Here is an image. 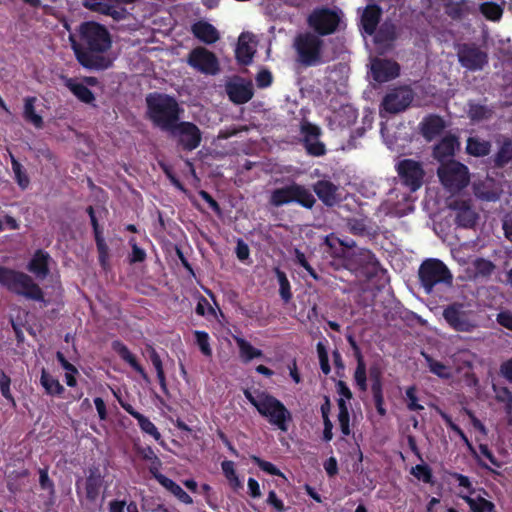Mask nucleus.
<instances>
[{"instance_id":"f257e3e1","label":"nucleus","mask_w":512,"mask_h":512,"mask_svg":"<svg viewBox=\"0 0 512 512\" xmlns=\"http://www.w3.org/2000/svg\"><path fill=\"white\" fill-rule=\"evenodd\" d=\"M111 44V36L106 27L90 21L81 24L79 41H73L72 48L77 61L84 68L105 70L112 66L111 58L104 55Z\"/></svg>"},{"instance_id":"f03ea898","label":"nucleus","mask_w":512,"mask_h":512,"mask_svg":"<svg viewBox=\"0 0 512 512\" xmlns=\"http://www.w3.org/2000/svg\"><path fill=\"white\" fill-rule=\"evenodd\" d=\"M146 115L154 127L169 132L180 121L183 109L175 97L165 93H150L146 96Z\"/></svg>"},{"instance_id":"7ed1b4c3","label":"nucleus","mask_w":512,"mask_h":512,"mask_svg":"<svg viewBox=\"0 0 512 512\" xmlns=\"http://www.w3.org/2000/svg\"><path fill=\"white\" fill-rule=\"evenodd\" d=\"M243 394L258 413L267 418L271 425L276 426L283 432L288 431V423L292 421V415L279 399L266 391H251L249 388L244 389Z\"/></svg>"},{"instance_id":"20e7f679","label":"nucleus","mask_w":512,"mask_h":512,"mask_svg":"<svg viewBox=\"0 0 512 512\" xmlns=\"http://www.w3.org/2000/svg\"><path fill=\"white\" fill-rule=\"evenodd\" d=\"M0 286L27 300L45 302L42 288L23 271L0 265Z\"/></svg>"},{"instance_id":"39448f33","label":"nucleus","mask_w":512,"mask_h":512,"mask_svg":"<svg viewBox=\"0 0 512 512\" xmlns=\"http://www.w3.org/2000/svg\"><path fill=\"white\" fill-rule=\"evenodd\" d=\"M293 48L297 62L304 67H315L327 62L324 40L311 31L298 33L294 38Z\"/></svg>"},{"instance_id":"423d86ee","label":"nucleus","mask_w":512,"mask_h":512,"mask_svg":"<svg viewBox=\"0 0 512 512\" xmlns=\"http://www.w3.org/2000/svg\"><path fill=\"white\" fill-rule=\"evenodd\" d=\"M418 278L426 294H431L437 286L451 287L453 284L452 272L437 258H427L420 264Z\"/></svg>"},{"instance_id":"0eeeda50","label":"nucleus","mask_w":512,"mask_h":512,"mask_svg":"<svg viewBox=\"0 0 512 512\" xmlns=\"http://www.w3.org/2000/svg\"><path fill=\"white\" fill-rule=\"evenodd\" d=\"M269 203L274 207L296 203L306 209H312L316 199L304 185L292 182L291 184L274 189L270 194Z\"/></svg>"},{"instance_id":"6e6552de","label":"nucleus","mask_w":512,"mask_h":512,"mask_svg":"<svg viewBox=\"0 0 512 512\" xmlns=\"http://www.w3.org/2000/svg\"><path fill=\"white\" fill-rule=\"evenodd\" d=\"M442 317L448 326L456 332L470 333L478 327L476 313L465 302H452L442 311Z\"/></svg>"},{"instance_id":"1a4fd4ad","label":"nucleus","mask_w":512,"mask_h":512,"mask_svg":"<svg viewBox=\"0 0 512 512\" xmlns=\"http://www.w3.org/2000/svg\"><path fill=\"white\" fill-rule=\"evenodd\" d=\"M437 175L442 185L449 191H460L470 181L468 167L455 160L442 163L437 169Z\"/></svg>"},{"instance_id":"9d476101","label":"nucleus","mask_w":512,"mask_h":512,"mask_svg":"<svg viewBox=\"0 0 512 512\" xmlns=\"http://www.w3.org/2000/svg\"><path fill=\"white\" fill-rule=\"evenodd\" d=\"M340 23V13L328 7L315 8L307 17L308 26L320 37L337 32Z\"/></svg>"},{"instance_id":"9b49d317","label":"nucleus","mask_w":512,"mask_h":512,"mask_svg":"<svg viewBox=\"0 0 512 512\" xmlns=\"http://www.w3.org/2000/svg\"><path fill=\"white\" fill-rule=\"evenodd\" d=\"M168 133L177 139L178 147L187 152L197 149L202 141L201 130L189 121H179Z\"/></svg>"},{"instance_id":"f8f14e48","label":"nucleus","mask_w":512,"mask_h":512,"mask_svg":"<svg viewBox=\"0 0 512 512\" xmlns=\"http://www.w3.org/2000/svg\"><path fill=\"white\" fill-rule=\"evenodd\" d=\"M395 169L401 184L411 192L417 191L422 186L425 171L421 162L410 158L402 159L396 164Z\"/></svg>"},{"instance_id":"ddd939ff","label":"nucleus","mask_w":512,"mask_h":512,"mask_svg":"<svg viewBox=\"0 0 512 512\" xmlns=\"http://www.w3.org/2000/svg\"><path fill=\"white\" fill-rule=\"evenodd\" d=\"M414 100V92L409 86H398L388 90L381 102V110L388 114L405 111Z\"/></svg>"},{"instance_id":"4468645a","label":"nucleus","mask_w":512,"mask_h":512,"mask_svg":"<svg viewBox=\"0 0 512 512\" xmlns=\"http://www.w3.org/2000/svg\"><path fill=\"white\" fill-rule=\"evenodd\" d=\"M104 475L102 474L99 466L92 465L88 468L85 479L79 478L76 480V492L78 497L81 496V485L85 499L89 503H95L101 493L104 485Z\"/></svg>"},{"instance_id":"2eb2a0df","label":"nucleus","mask_w":512,"mask_h":512,"mask_svg":"<svg viewBox=\"0 0 512 512\" xmlns=\"http://www.w3.org/2000/svg\"><path fill=\"white\" fill-rule=\"evenodd\" d=\"M458 61L469 71H481L488 64V54L475 43H463L458 46Z\"/></svg>"},{"instance_id":"dca6fc26","label":"nucleus","mask_w":512,"mask_h":512,"mask_svg":"<svg viewBox=\"0 0 512 512\" xmlns=\"http://www.w3.org/2000/svg\"><path fill=\"white\" fill-rule=\"evenodd\" d=\"M187 63L193 69L206 74L216 75L219 70V61L216 55L205 47H196L190 51Z\"/></svg>"},{"instance_id":"f3484780","label":"nucleus","mask_w":512,"mask_h":512,"mask_svg":"<svg viewBox=\"0 0 512 512\" xmlns=\"http://www.w3.org/2000/svg\"><path fill=\"white\" fill-rule=\"evenodd\" d=\"M302 143L308 155L321 157L326 154L325 144L319 140L322 131L319 126L309 121H302L300 125Z\"/></svg>"},{"instance_id":"a211bd4d","label":"nucleus","mask_w":512,"mask_h":512,"mask_svg":"<svg viewBox=\"0 0 512 512\" xmlns=\"http://www.w3.org/2000/svg\"><path fill=\"white\" fill-rule=\"evenodd\" d=\"M351 263L367 279L377 277L380 273L384 272L375 254L369 249H360L352 256Z\"/></svg>"},{"instance_id":"6ab92c4d","label":"nucleus","mask_w":512,"mask_h":512,"mask_svg":"<svg viewBox=\"0 0 512 512\" xmlns=\"http://www.w3.org/2000/svg\"><path fill=\"white\" fill-rule=\"evenodd\" d=\"M229 100L236 104L242 105L249 102L254 96V89L251 81H244L237 77L225 86Z\"/></svg>"},{"instance_id":"aec40b11","label":"nucleus","mask_w":512,"mask_h":512,"mask_svg":"<svg viewBox=\"0 0 512 512\" xmlns=\"http://www.w3.org/2000/svg\"><path fill=\"white\" fill-rule=\"evenodd\" d=\"M400 66L390 59L375 58L371 62L372 78L378 83H385L399 76Z\"/></svg>"},{"instance_id":"412c9836","label":"nucleus","mask_w":512,"mask_h":512,"mask_svg":"<svg viewBox=\"0 0 512 512\" xmlns=\"http://www.w3.org/2000/svg\"><path fill=\"white\" fill-rule=\"evenodd\" d=\"M382 16V9L377 4L367 5L360 17V29L367 35L372 36L377 29Z\"/></svg>"},{"instance_id":"4be33fe9","label":"nucleus","mask_w":512,"mask_h":512,"mask_svg":"<svg viewBox=\"0 0 512 512\" xmlns=\"http://www.w3.org/2000/svg\"><path fill=\"white\" fill-rule=\"evenodd\" d=\"M445 127L444 119L437 114H429L419 123L420 133L427 141H432L438 137Z\"/></svg>"},{"instance_id":"5701e85b","label":"nucleus","mask_w":512,"mask_h":512,"mask_svg":"<svg viewBox=\"0 0 512 512\" xmlns=\"http://www.w3.org/2000/svg\"><path fill=\"white\" fill-rule=\"evenodd\" d=\"M51 257L48 252L37 249L27 265V270L39 279H45L49 273Z\"/></svg>"},{"instance_id":"b1692460","label":"nucleus","mask_w":512,"mask_h":512,"mask_svg":"<svg viewBox=\"0 0 512 512\" xmlns=\"http://www.w3.org/2000/svg\"><path fill=\"white\" fill-rule=\"evenodd\" d=\"M451 208L456 210L455 223L462 228H473L478 219L477 213L467 201H455Z\"/></svg>"},{"instance_id":"393cba45","label":"nucleus","mask_w":512,"mask_h":512,"mask_svg":"<svg viewBox=\"0 0 512 512\" xmlns=\"http://www.w3.org/2000/svg\"><path fill=\"white\" fill-rule=\"evenodd\" d=\"M439 415L442 418V420L445 422L446 426L451 429L453 432H455L460 439L464 442V444L467 446L473 457L476 459L478 464L486 469L489 470L492 473L499 474L497 471L491 469L485 462L481 461L479 455L477 454L475 448L473 447L472 443L469 441L468 437L464 433V431L452 420L451 416L447 414L446 412L439 410Z\"/></svg>"},{"instance_id":"a878e982","label":"nucleus","mask_w":512,"mask_h":512,"mask_svg":"<svg viewBox=\"0 0 512 512\" xmlns=\"http://www.w3.org/2000/svg\"><path fill=\"white\" fill-rule=\"evenodd\" d=\"M439 415L442 418V420L445 422L446 426L451 429L453 432H455L460 439L464 442V444L467 446L473 457L476 459L478 464L486 469L489 470L492 473L499 474L497 471L491 469L485 462L481 461L479 455L477 454L475 448L473 447L472 443L469 441L468 437L464 433V431L452 420L451 416L447 414L446 412L439 410Z\"/></svg>"},{"instance_id":"bb28decb","label":"nucleus","mask_w":512,"mask_h":512,"mask_svg":"<svg viewBox=\"0 0 512 512\" xmlns=\"http://www.w3.org/2000/svg\"><path fill=\"white\" fill-rule=\"evenodd\" d=\"M119 403L128 414H130L133 418L137 420L142 432L149 434L156 441H158L161 438L160 432L158 431L154 423L150 421L149 418L136 411L131 404L124 402L121 399H119Z\"/></svg>"},{"instance_id":"cd10ccee","label":"nucleus","mask_w":512,"mask_h":512,"mask_svg":"<svg viewBox=\"0 0 512 512\" xmlns=\"http://www.w3.org/2000/svg\"><path fill=\"white\" fill-rule=\"evenodd\" d=\"M112 349L121 357L122 360L127 362L133 370H135L143 380L148 381L149 377L142 365L137 361V358L128 347L119 340L112 342Z\"/></svg>"},{"instance_id":"c85d7f7f","label":"nucleus","mask_w":512,"mask_h":512,"mask_svg":"<svg viewBox=\"0 0 512 512\" xmlns=\"http://www.w3.org/2000/svg\"><path fill=\"white\" fill-rule=\"evenodd\" d=\"M193 35L206 44H213L219 39L217 29L206 21H198L192 25Z\"/></svg>"},{"instance_id":"c756f323","label":"nucleus","mask_w":512,"mask_h":512,"mask_svg":"<svg viewBox=\"0 0 512 512\" xmlns=\"http://www.w3.org/2000/svg\"><path fill=\"white\" fill-rule=\"evenodd\" d=\"M318 198L326 205L332 206L336 201L337 186L328 180H319L313 185Z\"/></svg>"},{"instance_id":"7c9ffc66","label":"nucleus","mask_w":512,"mask_h":512,"mask_svg":"<svg viewBox=\"0 0 512 512\" xmlns=\"http://www.w3.org/2000/svg\"><path fill=\"white\" fill-rule=\"evenodd\" d=\"M373 35L377 45L389 47L397 38L396 26L393 23L384 22Z\"/></svg>"},{"instance_id":"2f4dec72","label":"nucleus","mask_w":512,"mask_h":512,"mask_svg":"<svg viewBox=\"0 0 512 512\" xmlns=\"http://www.w3.org/2000/svg\"><path fill=\"white\" fill-rule=\"evenodd\" d=\"M65 86L73 93V95L85 104H92L95 101L94 93L83 83L77 82L72 78H68Z\"/></svg>"},{"instance_id":"473e14b6","label":"nucleus","mask_w":512,"mask_h":512,"mask_svg":"<svg viewBox=\"0 0 512 512\" xmlns=\"http://www.w3.org/2000/svg\"><path fill=\"white\" fill-rule=\"evenodd\" d=\"M459 497L465 501L471 512H497L495 504L482 496L473 498L469 495L459 494Z\"/></svg>"},{"instance_id":"72a5a7b5","label":"nucleus","mask_w":512,"mask_h":512,"mask_svg":"<svg viewBox=\"0 0 512 512\" xmlns=\"http://www.w3.org/2000/svg\"><path fill=\"white\" fill-rule=\"evenodd\" d=\"M235 342L239 349V356L243 363H249L255 358L263 357L262 350L252 346L250 342L241 337H235Z\"/></svg>"},{"instance_id":"f704fd0d","label":"nucleus","mask_w":512,"mask_h":512,"mask_svg":"<svg viewBox=\"0 0 512 512\" xmlns=\"http://www.w3.org/2000/svg\"><path fill=\"white\" fill-rule=\"evenodd\" d=\"M457 140L453 136L444 137L433 149V156L439 161L452 157Z\"/></svg>"},{"instance_id":"c9c22d12","label":"nucleus","mask_w":512,"mask_h":512,"mask_svg":"<svg viewBox=\"0 0 512 512\" xmlns=\"http://www.w3.org/2000/svg\"><path fill=\"white\" fill-rule=\"evenodd\" d=\"M491 151V143L479 137H469L466 144V152L474 157L487 156Z\"/></svg>"},{"instance_id":"e433bc0d","label":"nucleus","mask_w":512,"mask_h":512,"mask_svg":"<svg viewBox=\"0 0 512 512\" xmlns=\"http://www.w3.org/2000/svg\"><path fill=\"white\" fill-rule=\"evenodd\" d=\"M444 11L452 20H461L470 13V9L465 0H447L444 3Z\"/></svg>"},{"instance_id":"4c0bfd02","label":"nucleus","mask_w":512,"mask_h":512,"mask_svg":"<svg viewBox=\"0 0 512 512\" xmlns=\"http://www.w3.org/2000/svg\"><path fill=\"white\" fill-rule=\"evenodd\" d=\"M36 97H26L24 99L23 117L25 121L31 123L35 128L41 129L44 126L42 116L35 111Z\"/></svg>"},{"instance_id":"58836bf2","label":"nucleus","mask_w":512,"mask_h":512,"mask_svg":"<svg viewBox=\"0 0 512 512\" xmlns=\"http://www.w3.org/2000/svg\"><path fill=\"white\" fill-rule=\"evenodd\" d=\"M40 383L45 389L46 394L50 396H60L65 390L59 380L54 378L44 368L41 371Z\"/></svg>"},{"instance_id":"ea45409f","label":"nucleus","mask_w":512,"mask_h":512,"mask_svg":"<svg viewBox=\"0 0 512 512\" xmlns=\"http://www.w3.org/2000/svg\"><path fill=\"white\" fill-rule=\"evenodd\" d=\"M358 118L357 110L351 105H342L335 112V119L341 127H350Z\"/></svg>"},{"instance_id":"a19ab883","label":"nucleus","mask_w":512,"mask_h":512,"mask_svg":"<svg viewBox=\"0 0 512 512\" xmlns=\"http://www.w3.org/2000/svg\"><path fill=\"white\" fill-rule=\"evenodd\" d=\"M493 110L486 105L473 101L468 103V116L474 122L487 120L492 117Z\"/></svg>"},{"instance_id":"79ce46f5","label":"nucleus","mask_w":512,"mask_h":512,"mask_svg":"<svg viewBox=\"0 0 512 512\" xmlns=\"http://www.w3.org/2000/svg\"><path fill=\"white\" fill-rule=\"evenodd\" d=\"M423 356L426 360V363L431 373L445 380H448L452 377L453 374L449 366L443 364L440 361L435 360L428 354L423 353Z\"/></svg>"},{"instance_id":"37998d69","label":"nucleus","mask_w":512,"mask_h":512,"mask_svg":"<svg viewBox=\"0 0 512 512\" xmlns=\"http://www.w3.org/2000/svg\"><path fill=\"white\" fill-rule=\"evenodd\" d=\"M512 160V141L505 140L494 155V165L498 168L504 167Z\"/></svg>"},{"instance_id":"c03bdc74","label":"nucleus","mask_w":512,"mask_h":512,"mask_svg":"<svg viewBox=\"0 0 512 512\" xmlns=\"http://www.w3.org/2000/svg\"><path fill=\"white\" fill-rule=\"evenodd\" d=\"M235 56L239 64L249 65L254 56L252 47L243 40V35L239 37V41L235 50Z\"/></svg>"},{"instance_id":"a18cd8bd","label":"nucleus","mask_w":512,"mask_h":512,"mask_svg":"<svg viewBox=\"0 0 512 512\" xmlns=\"http://www.w3.org/2000/svg\"><path fill=\"white\" fill-rule=\"evenodd\" d=\"M349 232L355 236L365 237L371 235V227L366 218H349L347 220Z\"/></svg>"},{"instance_id":"49530a36","label":"nucleus","mask_w":512,"mask_h":512,"mask_svg":"<svg viewBox=\"0 0 512 512\" xmlns=\"http://www.w3.org/2000/svg\"><path fill=\"white\" fill-rule=\"evenodd\" d=\"M9 156L11 159L12 170L15 175L16 183L22 190L27 189L30 184V179H29L26 171L24 170L23 166L20 164V162L15 158V156L10 151H9Z\"/></svg>"},{"instance_id":"de8ad7c7","label":"nucleus","mask_w":512,"mask_h":512,"mask_svg":"<svg viewBox=\"0 0 512 512\" xmlns=\"http://www.w3.org/2000/svg\"><path fill=\"white\" fill-rule=\"evenodd\" d=\"M274 272L279 283V295L285 303H288L293 297L289 279L286 273L279 268H275Z\"/></svg>"},{"instance_id":"09e8293b","label":"nucleus","mask_w":512,"mask_h":512,"mask_svg":"<svg viewBox=\"0 0 512 512\" xmlns=\"http://www.w3.org/2000/svg\"><path fill=\"white\" fill-rule=\"evenodd\" d=\"M479 10L481 14L490 21H499L503 15V9L502 7L493 2V1H487L483 2L479 6Z\"/></svg>"},{"instance_id":"8fccbe9b","label":"nucleus","mask_w":512,"mask_h":512,"mask_svg":"<svg viewBox=\"0 0 512 512\" xmlns=\"http://www.w3.org/2000/svg\"><path fill=\"white\" fill-rule=\"evenodd\" d=\"M475 195L481 200L495 202L500 199L501 191L493 185L482 183L475 186Z\"/></svg>"},{"instance_id":"3c124183","label":"nucleus","mask_w":512,"mask_h":512,"mask_svg":"<svg viewBox=\"0 0 512 512\" xmlns=\"http://www.w3.org/2000/svg\"><path fill=\"white\" fill-rule=\"evenodd\" d=\"M150 360L156 370L157 379L162 391L167 392L166 377L163 369L162 360L158 352L153 347H150Z\"/></svg>"},{"instance_id":"603ef678","label":"nucleus","mask_w":512,"mask_h":512,"mask_svg":"<svg viewBox=\"0 0 512 512\" xmlns=\"http://www.w3.org/2000/svg\"><path fill=\"white\" fill-rule=\"evenodd\" d=\"M493 392L495 393V399L499 403H504L505 410L507 413L512 411V392L505 386H499L497 384L492 385Z\"/></svg>"},{"instance_id":"864d4df0","label":"nucleus","mask_w":512,"mask_h":512,"mask_svg":"<svg viewBox=\"0 0 512 512\" xmlns=\"http://www.w3.org/2000/svg\"><path fill=\"white\" fill-rule=\"evenodd\" d=\"M128 243L129 246L131 247V253L127 257L128 263L130 265H133L136 263L144 262L147 258V254L143 248L138 246L136 238L131 237Z\"/></svg>"},{"instance_id":"5fc2aeb1","label":"nucleus","mask_w":512,"mask_h":512,"mask_svg":"<svg viewBox=\"0 0 512 512\" xmlns=\"http://www.w3.org/2000/svg\"><path fill=\"white\" fill-rule=\"evenodd\" d=\"M410 473L426 484H434L432 469L427 464H417L411 468Z\"/></svg>"},{"instance_id":"6e6d98bb","label":"nucleus","mask_w":512,"mask_h":512,"mask_svg":"<svg viewBox=\"0 0 512 512\" xmlns=\"http://www.w3.org/2000/svg\"><path fill=\"white\" fill-rule=\"evenodd\" d=\"M196 345L201 353L206 357L212 356V348L210 346V336L206 331H194Z\"/></svg>"},{"instance_id":"4d7b16f0","label":"nucleus","mask_w":512,"mask_h":512,"mask_svg":"<svg viewBox=\"0 0 512 512\" xmlns=\"http://www.w3.org/2000/svg\"><path fill=\"white\" fill-rule=\"evenodd\" d=\"M93 232H94V238H95V242H96L97 251L99 254V262L102 266H104L107 262L109 248H108V246L105 242V239L102 235V230L97 229V230H94Z\"/></svg>"},{"instance_id":"13d9d810","label":"nucleus","mask_w":512,"mask_h":512,"mask_svg":"<svg viewBox=\"0 0 512 512\" xmlns=\"http://www.w3.org/2000/svg\"><path fill=\"white\" fill-rule=\"evenodd\" d=\"M251 461L257 465L262 471L269 475L279 476L284 478V474L273 463L263 460L259 456L251 455Z\"/></svg>"},{"instance_id":"bf43d9fd","label":"nucleus","mask_w":512,"mask_h":512,"mask_svg":"<svg viewBox=\"0 0 512 512\" xmlns=\"http://www.w3.org/2000/svg\"><path fill=\"white\" fill-rule=\"evenodd\" d=\"M316 350L319 358L320 368L324 375H328L331 372L329 364V356L327 347L324 342L319 341L316 345Z\"/></svg>"},{"instance_id":"052dcab7","label":"nucleus","mask_w":512,"mask_h":512,"mask_svg":"<svg viewBox=\"0 0 512 512\" xmlns=\"http://www.w3.org/2000/svg\"><path fill=\"white\" fill-rule=\"evenodd\" d=\"M406 405L409 411H421L424 406L418 403L417 389L414 385L409 386L405 391Z\"/></svg>"},{"instance_id":"680f3d73","label":"nucleus","mask_w":512,"mask_h":512,"mask_svg":"<svg viewBox=\"0 0 512 512\" xmlns=\"http://www.w3.org/2000/svg\"><path fill=\"white\" fill-rule=\"evenodd\" d=\"M10 384H11L10 377L4 371L1 370L0 371V391H1V394H2V396L5 399L10 401L13 406H16L15 399H14L12 393H11V390H10Z\"/></svg>"},{"instance_id":"e2e57ef3","label":"nucleus","mask_w":512,"mask_h":512,"mask_svg":"<svg viewBox=\"0 0 512 512\" xmlns=\"http://www.w3.org/2000/svg\"><path fill=\"white\" fill-rule=\"evenodd\" d=\"M354 381L361 392L367 390V369L366 365H357L354 372Z\"/></svg>"},{"instance_id":"0e129e2a","label":"nucleus","mask_w":512,"mask_h":512,"mask_svg":"<svg viewBox=\"0 0 512 512\" xmlns=\"http://www.w3.org/2000/svg\"><path fill=\"white\" fill-rule=\"evenodd\" d=\"M221 468H222L223 474L225 475V477L231 484H234L235 486L240 485L238 476H237L235 468H234L233 461H230V460L223 461L221 463Z\"/></svg>"},{"instance_id":"69168bd1","label":"nucleus","mask_w":512,"mask_h":512,"mask_svg":"<svg viewBox=\"0 0 512 512\" xmlns=\"http://www.w3.org/2000/svg\"><path fill=\"white\" fill-rule=\"evenodd\" d=\"M295 259L297 264H299L302 268H304L307 273L314 279L319 280V275L315 271V269L309 264V262L306 259L305 254L300 251L299 249H295Z\"/></svg>"},{"instance_id":"338daca9","label":"nucleus","mask_w":512,"mask_h":512,"mask_svg":"<svg viewBox=\"0 0 512 512\" xmlns=\"http://www.w3.org/2000/svg\"><path fill=\"white\" fill-rule=\"evenodd\" d=\"M450 476L458 482V485L460 487H463L467 490L466 495L471 496L472 494L475 493V488L473 487L472 482L468 476L458 472L450 473Z\"/></svg>"},{"instance_id":"774afa93","label":"nucleus","mask_w":512,"mask_h":512,"mask_svg":"<svg viewBox=\"0 0 512 512\" xmlns=\"http://www.w3.org/2000/svg\"><path fill=\"white\" fill-rule=\"evenodd\" d=\"M496 321L500 326L512 331V311H500L496 316Z\"/></svg>"}]
</instances>
